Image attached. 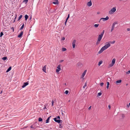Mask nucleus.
I'll list each match as a JSON object with an SVG mask.
<instances>
[{"instance_id": "f257e3e1", "label": "nucleus", "mask_w": 130, "mask_h": 130, "mask_svg": "<svg viewBox=\"0 0 130 130\" xmlns=\"http://www.w3.org/2000/svg\"><path fill=\"white\" fill-rule=\"evenodd\" d=\"M104 32V30H103V31L101 33L100 35H99L98 37V41H100L101 40Z\"/></svg>"}, {"instance_id": "f03ea898", "label": "nucleus", "mask_w": 130, "mask_h": 130, "mask_svg": "<svg viewBox=\"0 0 130 130\" xmlns=\"http://www.w3.org/2000/svg\"><path fill=\"white\" fill-rule=\"evenodd\" d=\"M37 122H35L32 125H31L30 127L31 128L34 129H35L37 127H38V126H37Z\"/></svg>"}, {"instance_id": "7ed1b4c3", "label": "nucleus", "mask_w": 130, "mask_h": 130, "mask_svg": "<svg viewBox=\"0 0 130 130\" xmlns=\"http://www.w3.org/2000/svg\"><path fill=\"white\" fill-rule=\"evenodd\" d=\"M116 7H113L109 11V13L110 14H112L116 11Z\"/></svg>"}, {"instance_id": "20e7f679", "label": "nucleus", "mask_w": 130, "mask_h": 130, "mask_svg": "<svg viewBox=\"0 0 130 130\" xmlns=\"http://www.w3.org/2000/svg\"><path fill=\"white\" fill-rule=\"evenodd\" d=\"M110 45V43L109 42H106V44L103 47L106 50L109 47Z\"/></svg>"}, {"instance_id": "39448f33", "label": "nucleus", "mask_w": 130, "mask_h": 130, "mask_svg": "<svg viewBox=\"0 0 130 130\" xmlns=\"http://www.w3.org/2000/svg\"><path fill=\"white\" fill-rule=\"evenodd\" d=\"M54 121L55 122H57L58 123H61L62 122V121L60 119H58L57 120H56V118H54Z\"/></svg>"}, {"instance_id": "423d86ee", "label": "nucleus", "mask_w": 130, "mask_h": 130, "mask_svg": "<svg viewBox=\"0 0 130 130\" xmlns=\"http://www.w3.org/2000/svg\"><path fill=\"white\" fill-rule=\"evenodd\" d=\"M106 49L104 48L103 46L100 50V51L98 52V53L99 54H100L102 53L104 50H105Z\"/></svg>"}, {"instance_id": "0eeeda50", "label": "nucleus", "mask_w": 130, "mask_h": 130, "mask_svg": "<svg viewBox=\"0 0 130 130\" xmlns=\"http://www.w3.org/2000/svg\"><path fill=\"white\" fill-rule=\"evenodd\" d=\"M109 19V17L107 16L105 18H102L100 20H103V21L104 22L106 20H108Z\"/></svg>"}, {"instance_id": "6e6552de", "label": "nucleus", "mask_w": 130, "mask_h": 130, "mask_svg": "<svg viewBox=\"0 0 130 130\" xmlns=\"http://www.w3.org/2000/svg\"><path fill=\"white\" fill-rule=\"evenodd\" d=\"M76 42V40H74L72 42V46L73 48H74L75 46V43Z\"/></svg>"}, {"instance_id": "1a4fd4ad", "label": "nucleus", "mask_w": 130, "mask_h": 130, "mask_svg": "<svg viewBox=\"0 0 130 130\" xmlns=\"http://www.w3.org/2000/svg\"><path fill=\"white\" fill-rule=\"evenodd\" d=\"M28 82L24 83H23V85L22 86V88H24L26 86L28 85Z\"/></svg>"}, {"instance_id": "9d476101", "label": "nucleus", "mask_w": 130, "mask_h": 130, "mask_svg": "<svg viewBox=\"0 0 130 130\" xmlns=\"http://www.w3.org/2000/svg\"><path fill=\"white\" fill-rule=\"evenodd\" d=\"M86 72H87L86 70H85L84 71V72L83 73V74L82 75L81 78H83L84 77V76L86 74Z\"/></svg>"}, {"instance_id": "9b49d317", "label": "nucleus", "mask_w": 130, "mask_h": 130, "mask_svg": "<svg viewBox=\"0 0 130 130\" xmlns=\"http://www.w3.org/2000/svg\"><path fill=\"white\" fill-rule=\"evenodd\" d=\"M77 65L78 67L79 68H80L83 66L82 64L80 62H78L77 64Z\"/></svg>"}, {"instance_id": "f8f14e48", "label": "nucleus", "mask_w": 130, "mask_h": 130, "mask_svg": "<svg viewBox=\"0 0 130 130\" xmlns=\"http://www.w3.org/2000/svg\"><path fill=\"white\" fill-rule=\"evenodd\" d=\"M53 3L55 5L58 4L59 3L58 0H55L54 2H53Z\"/></svg>"}, {"instance_id": "ddd939ff", "label": "nucleus", "mask_w": 130, "mask_h": 130, "mask_svg": "<svg viewBox=\"0 0 130 130\" xmlns=\"http://www.w3.org/2000/svg\"><path fill=\"white\" fill-rule=\"evenodd\" d=\"M92 5V3L91 1L88 2L87 3V5L89 7L91 6Z\"/></svg>"}, {"instance_id": "4468645a", "label": "nucleus", "mask_w": 130, "mask_h": 130, "mask_svg": "<svg viewBox=\"0 0 130 130\" xmlns=\"http://www.w3.org/2000/svg\"><path fill=\"white\" fill-rule=\"evenodd\" d=\"M23 31H21L20 34L18 35V37L19 38H21L23 35Z\"/></svg>"}, {"instance_id": "2eb2a0df", "label": "nucleus", "mask_w": 130, "mask_h": 130, "mask_svg": "<svg viewBox=\"0 0 130 130\" xmlns=\"http://www.w3.org/2000/svg\"><path fill=\"white\" fill-rule=\"evenodd\" d=\"M51 116H50V117H49L47 119V120H46V123H48L49 122V120L50 119V118H51Z\"/></svg>"}, {"instance_id": "dca6fc26", "label": "nucleus", "mask_w": 130, "mask_h": 130, "mask_svg": "<svg viewBox=\"0 0 130 130\" xmlns=\"http://www.w3.org/2000/svg\"><path fill=\"white\" fill-rule=\"evenodd\" d=\"M11 69V67H10L6 71V72H8L10 71Z\"/></svg>"}, {"instance_id": "f3484780", "label": "nucleus", "mask_w": 130, "mask_h": 130, "mask_svg": "<svg viewBox=\"0 0 130 130\" xmlns=\"http://www.w3.org/2000/svg\"><path fill=\"white\" fill-rule=\"evenodd\" d=\"M46 67L45 66L43 67V69H42V70L44 72H46Z\"/></svg>"}, {"instance_id": "a211bd4d", "label": "nucleus", "mask_w": 130, "mask_h": 130, "mask_svg": "<svg viewBox=\"0 0 130 130\" xmlns=\"http://www.w3.org/2000/svg\"><path fill=\"white\" fill-rule=\"evenodd\" d=\"M122 81V80L121 79L119 80H117L116 82V83L117 84L118 83H119L121 82Z\"/></svg>"}, {"instance_id": "6ab92c4d", "label": "nucleus", "mask_w": 130, "mask_h": 130, "mask_svg": "<svg viewBox=\"0 0 130 130\" xmlns=\"http://www.w3.org/2000/svg\"><path fill=\"white\" fill-rule=\"evenodd\" d=\"M115 28V26H113L112 25L111 27V30L110 31L111 32H112L114 30Z\"/></svg>"}, {"instance_id": "aec40b11", "label": "nucleus", "mask_w": 130, "mask_h": 130, "mask_svg": "<svg viewBox=\"0 0 130 130\" xmlns=\"http://www.w3.org/2000/svg\"><path fill=\"white\" fill-rule=\"evenodd\" d=\"M116 61V59L115 58H113L112 60V63L115 64Z\"/></svg>"}, {"instance_id": "412c9836", "label": "nucleus", "mask_w": 130, "mask_h": 130, "mask_svg": "<svg viewBox=\"0 0 130 130\" xmlns=\"http://www.w3.org/2000/svg\"><path fill=\"white\" fill-rule=\"evenodd\" d=\"M25 20L26 21L28 18V16L26 14L25 15Z\"/></svg>"}, {"instance_id": "4be33fe9", "label": "nucleus", "mask_w": 130, "mask_h": 130, "mask_svg": "<svg viewBox=\"0 0 130 130\" xmlns=\"http://www.w3.org/2000/svg\"><path fill=\"white\" fill-rule=\"evenodd\" d=\"M67 49L66 48L64 47H63L62 48V50L63 51H66Z\"/></svg>"}, {"instance_id": "5701e85b", "label": "nucleus", "mask_w": 130, "mask_h": 130, "mask_svg": "<svg viewBox=\"0 0 130 130\" xmlns=\"http://www.w3.org/2000/svg\"><path fill=\"white\" fill-rule=\"evenodd\" d=\"M38 121L39 122H41L42 121V119L40 117L38 119Z\"/></svg>"}, {"instance_id": "b1692460", "label": "nucleus", "mask_w": 130, "mask_h": 130, "mask_svg": "<svg viewBox=\"0 0 130 130\" xmlns=\"http://www.w3.org/2000/svg\"><path fill=\"white\" fill-rule=\"evenodd\" d=\"M24 24H23V25H22V26L21 27V28H20V30H21L22 29L24 28Z\"/></svg>"}, {"instance_id": "393cba45", "label": "nucleus", "mask_w": 130, "mask_h": 130, "mask_svg": "<svg viewBox=\"0 0 130 130\" xmlns=\"http://www.w3.org/2000/svg\"><path fill=\"white\" fill-rule=\"evenodd\" d=\"M102 63V61H100L98 63V65L99 66H100V65Z\"/></svg>"}, {"instance_id": "a878e982", "label": "nucleus", "mask_w": 130, "mask_h": 130, "mask_svg": "<svg viewBox=\"0 0 130 130\" xmlns=\"http://www.w3.org/2000/svg\"><path fill=\"white\" fill-rule=\"evenodd\" d=\"M99 24H94V26L96 27V28H97V27L98 26H99Z\"/></svg>"}, {"instance_id": "bb28decb", "label": "nucleus", "mask_w": 130, "mask_h": 130, "mask_svg": "<svg viewBox=\"0 0 130 130\" xmlns=\"http://www.w3.org/2000/svg\"><path fill=\"white\" fill-rule=\"evenodd\" d=\"M2 59L3 60H5L7 59V57H5L2 58Z\"/></svg>"}, {"instance_id": "cd10ccee", "label": "nucleus", "mask_w": 130, "mask_h": 130, "mask_svg": "<svg viewBox=\"0 0 130 130\" xmlns=\"http://www.w3.org/2000/svg\"><path fill=\"white\" fill-rule=\"evenodd\" d=\"M87 83L86 82L85 83V85L84 86H83V88H85V87H86L87 86Z\"/></svg>"}, {"instance_id": "c85d7f7f", "label": "nucleus", "mask_w": 130, "mask_h": 130, "mask_svg": "<svg viewBox=\"0 0 130 130\" xmlns=\"http://www.w3.org/2000/svg\"><path fill=\"white\" fill-rule=\"evenodd\" d=\"M57 68L59 70H60L61 68H60V65H58L57 67Z\"/></svg>"}, {"instance_id": "c756f323", "label": "nucleus", "mask_w": 130, "mask_h": 130, "mask_svg": "<svg viewBox=\"0 0 130 130\" xmlns=\"http://www.w3.org/2000/svg\"><path fill=\"white\" fill-rule=\"evenodd\" d=\"M22 17V15H20V16L19 17L18 19V21H19Z\"/></svg>"}, {"instance_id": "7c9ffc66", "label": "nucleus", "mask_w": 130, "mask_h": 130, "mask_svg": "<svg viewBox=\"0 0 130 130\" xmlns=\"http://www.w3.org/2000/svg\"><path fill=\"white\" fill-rule=\"evenodd\" d=\"M114 64H113L112 63H111L109 65V66L110 67H111L112 66H113L114 65Z\"/></svg>"}, {"instance_id": "2f4dec72", "label": "nucleus", "mask_w": 130, "mask_h": 130, "mask_svg": "<svg viewBox=\"0 0 130 130\" xmlns=\"http://www.w3.org/2000/svg\"><path fill=\"white\" fill-rule=\"evenodd\" d=\"M117 24V22H114L112 24V25L115 26V25Z\"/></svg>"}, {"instance_id": "473e14b6", "label": "nucleus", "mask_w": 130, "mask_h": 130, "mask_svg": "<svg viewBox=\"0 0 130 130\" xmlns=\"http://www.w3.org/2000/svg\"><path fill=\"white\" fill-rule=\"evenodd\" d=\"M130 73V70L126 72V74H128Z\"/></svg>"}, {"instance_id": "72a5a7b5", "label": "nucleus", "mask_w": 130, "mask_h": 130, "mask_svg": "<svg viewBox=\"0 0 130 130\" xmlns=\"http://www.w3.org/2000/svg\"><path fill=\"white\" fill-rule=\"evenodd\" d=\"M28 0H24L23 2H25L26 4L28 2Z\"/></svg>"}, {"instance_id": "f704fd0d", "label": "nucleus", "mask_w": 130, "mask_h": 130, "mask_svg": "<svg viewBox=\"0 0 130 130\" xmlns=\"http://www.w3.org/2000/svg\"><path fill=\"white\" fill-rule=\"evenodd\" d=\"M69 17H70V14H68V17L66 19V20H67V21L68 20V19L69 18Z\"/></svg>"}, {"instance_id": "c9c22d12", "label": "nucleus", "mask_w": 130, "mask_h": 130, "mask_svg": "<svg viewBox=\"0 0 130 130\" xmlns=\"http://www.w3.org/2000/svg\"><path fill=\"white\" fill-rule=\"evenodd\" d=\"M54 102L53 100H52V105L53 106L54 105Z\"/></svg>"}, {"instance_id": "e433bc0d", "label": "nucleus", "mask_w": 130, "mask_h": 130, "mask_svg": "<svg viewBox=\"0 0 130 130\" xmlns=\"http://www.w3.org/2000/svg\"><path fill=\"white\" fill-rule=\"evenodd\" d=\"M56 118V120L57 119H60V117L59 116H57L55 118Z\"/></svg>"}, {"instance_id": "4c0bfd02", "label": "nucleus", "mask_w": 130, "mask_h": 130, "mask_svg": "<svg viewBox=\"0 0 130 130\" xmlns=\"http://www.w3.org/2000/svg\"><path fill=\"white\" fill-rule=\"evenodd\" d=\"M4 35L3 33V32H1L0 33V37H1L2 36H3Z\"/></svg>"}, {"instance_id": "58836bf2", "label": "nucleus", "mask_w": 130, "mask_h": 130, "mask_svg": "<svg viewBox=\"0 0 130 130\" xmlns=\"http://www.w3.org/2000/svg\"><path fill=\"white\" fill-rule=\"evenodd\" d=\"M115 41H112L110 42V43L111 44H112L114 43H115Z\"/></svg>"}, {"instance_id": "ea45409f", "label": "nucleus", "mask_w": 130, "mask_h": 130, "mask_svg": "<svg viewBox=\"0 0 130 130\" xmlns=\"http://www.w3.org/2000/svg\"><path fill=\"white\" fill-rule=\"evenodd\" d=\"M102 94V93L101 92H99L98 93V95L99 96H101Z\"/></svg>"}, {"instance_id": "a19ab883", "label": "nucleus", "mask_w": 130, "mask_h": 130, "mask_svg": "<svg viewBox=\"0 0 130 130\" xmlns=\"http://www.w3.org/2000/svg\"><path fill=\"white\" fill-rule=\"evenodd\" d=\"M69 92V91L68 90H66L65 92V93L66 94H67Z\"/></svg>"}, {"instance_id": "79ce46f5", "label": "nucleus", "mask_w": 130, "mask_h": 130, "mask_svg": "<svg viewBox=\"0 0 130 130\" xmlns=\"http://www.w3.org/2000/svg\"><path fill=\"white\" fill-rule=\"evenodd\" d=\"M59 128H62V125L61 124H60L59 125Z\"/></svg>"}, {"instance_id": "37998d69", "label": "nucleus", "mask_w": 130, "mask_h": 130, "mask_svg": "<svg viewBox=\"0 0 130 130\" xmlns=\"http://www.w3.org/2000/svg\"><path fill=\"white\" fill-rule=\"evenodd\" d=\"M60 70L58 69H56V72H58Z\"/></svg>"}, {"instance_id": "c03bdc74", "label": "nucleus", "mask_w": 130, "mask_h": 130, "mask_svg": "<svg viewBox=\"0 0 130 130\" xmlns=\"http://www.w3.org/2000/svg\"><path fill=\"white\" fill-rule=\"evenodd\" d=\"M104 85V83H101L100 84V85L101 86H102Z\"/></svg>"}, {"instance_id": "a18cd8bd", "label": "nucleus", "mask_w": 130, "mask_h": 130, "mask_svg": "<svg viewBox=\"0 0 130 130\" xmlns=\"http://www.w3.org/2000/svg\"><path fill=\"white\" fill-rule=\"evenodd\" d=\"M100 41H98V40H97V42L96 43V45L98 44L99 43H100Z\"/></svg>"}, {"instance_id": "49530a36", "label": "nucleus", "mask_w": 130, "mask_h": 130, "mask_svg": "<svg viewBox=\"0 0 130 130\" xmlns=\"http://www.w3.org/2000/svg\"><path fill=\"white\" fill-rule=\"evenodd\" d=\"M65 38L64 37H63L61 39V40H65Z\"/></svg>"}, {"instance_id": "de8ad7c7", "label": "nucleus", "mask_w": 130, "mask_h": 130, "mask_svg": "<svg viewBox=\"0 0 130 130\" xmlns=\"http://www.w3.org/2000/svg\"><path fill=\"white\" fill-rule=\"evenodd\" d=\"M91 106H90L89 108H88V109L89 110H90L91 109Z\"/></svg>"}, {"instance_id": "09e8293b", "label": "nucleus", "mask_w": 130, "mask_h": 130, "mask_svg": "<svg viewBox=\"0 0 130 130\" xmlns=\"http://www.w3.org/2000/svg\"><path fill=\"white\" fill-rule=\"evenodd\" d=\"M109 85V83L108 82H107V85Z\"/></svg>"}, {"instance_id": "8fccbe9b", "label": "nucleus", "mask_w": 130, "mask_h": 130, "mask_svg": "<svg viewBox=\"0 0 130 130\" xmlns=\"http://www.w3.org/2000/svg\"><path fill=\"white\" fill-rule=\"evenodd\" d=\"M127 31H130V28H127Z\"/></svg>"}, {"instance_id": "3c124183", "label": "nucleus", "mask_w": 130, "mask_h": 130, "mask_svg": "<svg viewBox=\"0 0 130 130\" xmlns=\"http://www.w3.org/2000/svg\"><path fill=\"white\" fill-rule=\"evenodd\" d=\"M108 107L109 108V109H110L111 108L110 106V105H109L108 106Z\"/></svg>"}, {"instance_id": "603ef678", "label": "nucleus", "mask_w": 130, "mask_h": 130, "mask_svg": "<svg viewBox=\"0 0 130 130\" xmlns=\"http://www.w3.org/2000/svg\"><path fill=\"white\" fill-rule=\"evenodd\" d=\"M67 20H66V21L65 22H64V24L65 25H66V23H67Z\"/></svg>"}, {"instance_id": "864d4df0", "label": "nucleus", "mask_w": 130, "mask_h": 130, "mask_svg": "<svg viewBox=\"0 0 130 130\" xmlns=\"http://www.w3.org/2000/svg\"><path fill=\"white\" fill-rule=\"evenodd\" d=\"M63 61V60H61L60 61V62L61 63Z\"/></svg>"}, {"instance_id": "5fc2aeb1", "label": "nucleus", "mask_w": 130, "mask_h": 130, "mask_svg": "<svg viewBox=\"0 0 130 130\" xmlns=\"http://www.w3.org/2000/svg\"><path fill=\"white\" fill-rule=\"evenodd\" d=\"M109 87V85H107V88L108 89V88Z\"/></svg>"}, {"instance_id": "6e6d98bb", "label": "nucleus", "mask_w": 130, "mask_h": 130, "mask_svg": "<svg viewBox=\"0 0 130 130\" xmlns=\"http://www.w3.org/2000/svg\"><path fill=\"white\" fill-rule=\"evenodd\" d=\"M16 16L15 17V19H14V20L13 22H15V20L16 19Z\"/></svg>"}, {"instance_id": "4d7b16f0", "label": "nucleus", "mask_w": 130, "mask_h": 130, "mask_svg": "<svg viewBox=\"0 0 130 130\" xmlns=\"http://www.w3.org/2000/svg\"><path fill=\"white\" fill-rule=\"evenodd\" d=\"M46 109V107L45 106H44V108L43 109Z\"/></svg>"}, {"instance_id": "13d9d810", "label": "nucleus", "mask_w": 130, "mask_h": 130, "mask_svg": "<svg viewBox=\"0 0 130 130\" xmlns=\"http://www.w3.org/2000/svg\"><path fill=\"white\" fill-rule=\"evenodd\" d=\"M31 19V17H30L29 19V20H30Z\"/></svg>"}, {"instance_id": "bf43d9fd", "label": "nucleus", "mask_w": 130, "mask_h": 130, "mask_svg": "<svg viewBox=\"0 0 130 130\" xmlns=\"http://www.w3.org/2000/svg\"><path fill=\"white\" fill-rule=\"evenodd\" d=\"M11 29H12L13 30V31H14V28L13 27H12L11 28Z\"/></svg>"}, {"instance_id": "052dcab7", "label": "nucleus", "mask_w": 130, "mask_h": 130, "mask_svg": "<svg viewBox=\"0 0 130 130\" xmlns=\"http://www.w3.org/2000/svg\"><path fill=\"white\" fill-rule=\"evenodd\" d=\"M122 117H124V115H122Z\"/></svg>"}, {"instance_id": "680f3d73", "label": "nucleus", "mask_w": 130, "mask_h": 130, "mask_svg": "<svg viewBox=\"0 0 130 130\" xmlns=\"http://www.w3.org/2000/svg\"><path fill=\"white\" fill-rule=\"evenodd\" d=\"M97 13L98 14H99V12H98Z\"/></svg>"}, {"instance_id": "e2e57ef3", "label": "nucleus", "mask_w": 130, "mask_h": 130, "mask_svg": "<svg viewBox=\"0 0 130 130\" xmlns=\"http://www.w3.org/2000/svg\"><path fill=\"white\" fill-rule=\"evenodd\" d=\"M129 105L130 106V102L129 104Z\"/></svg>"}, {"instance_id": "0e129e2a", "label": "nucleus", "mask_w": 130, "mask_h": 130, "mask_svg": "<svg viewBox=\"0 0 130 130\" xmlns=\"http://www.w3.org/2000/svg\"><path fill=\"white\" fill-rule=\"evenodd\" d=\"M2 91H1V93H2Z\"/></svg>"}, {"instance_id": "69168bd1", "label": "nucleus", "mask_w": 130, "mask_h": 130, "mask_svg": "<svg viewBox=\"0 0 130 130\" xmlns=\"http://www.w3.org/2000/svg\"><path fill=\"white\" fill-rule=\"evenodd\" d=\"M119 1H121V0H119Z\"/></svg>"}, {"instance_id": "338daca9", "label": "nucleus", "mask_w": 130, "mask_h": 130, "mask_svg": "<svg viewBox=\"0 0 130 130\" xmlns=\"http://www.w3.org/2000/svg\"><path fill=\"white\" fill-rule=\"evenodd\" d=\"M127 106H128V107L129 106V105H127Z\"/></svg>"}]
</instances>
